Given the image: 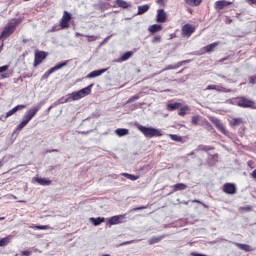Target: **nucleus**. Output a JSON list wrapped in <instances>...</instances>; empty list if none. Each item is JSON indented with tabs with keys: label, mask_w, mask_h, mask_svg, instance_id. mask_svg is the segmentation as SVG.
<instances>
[{
	"label": "nucleus",
	"mask_w": 256,
	"mask_h": 256,
	"mask_svg": "<svg viewBox=\"0 0 256 256\" xmlns=\"http://www.w3.org/2000/svg\"><path fill=\"white\" fill-rule=\"evenodd\" d=\"M71 21V14L64 11L62 19L60 20L61 29H69V23Z\"/></svg>",
	"instance_id": "6"
},
{
	"label": "nucleus",
	"mask_w": 256,
	"mask_h": 256,
	"mask_svg": "<svg viewBox=\"0 0 256 256\" xmlns=\"http://www.w3.org/2000/svg\"><path fill=\"white\" fill-rule=\"evenodd\" d=\"M219 45V42H214L212 44H208L207 46H205L203 48V50L206 52V53H213V51H215V48L218 47Z\"/></svg>",
	"instance_id": "20"
},
{
	"label": "nucleus",
	"mask_w": 256,
	"mask_h": 256,
	"mask_svg": "<svg viewBox=\"0 0 256 256\" xmlns=\"http://www.w3.org/2000/svg\"><path fill=\"white\" fill-rule=\"evenodd\" d=\"M149 9H151V6L149 4L138 6L137 15H145V13H147V11H149Z\"/></svg>",
	"instance_id": "21"
},
{
	"label": "nucleus",
	"mask_w": 256,
	"mask_h": 256,
	"mask_svg": "<svg viewBox=\"0 0 256 256\" xmlns=\"http://www.w3.org/2000/svg\"><path fill=\"white\" fill-rule=\"evenodd\" d=\"M32 229L47 230V229H51V226H49V225H34V226H32Z\"/></svg>",
	"instance_id": "38"
},
{
	"label": "nucleus",
	"mask_w": 256,
	"mask_h": 256,
	"mask_svg": "<svg viewBox=\"0 0 256 256\" xmlns=\"http://www.w3.org/2000/svg\"><path fill=\"white\" fill-rule=\"evenodd\" d=\"M161 239H163L162 236L152 237L149 239L148 243H149V245H155V243H159V241H161Z\"/></svg>",
	"instance_id": "34"
},
{
	"label": "nucleus",
	"mask_w": 256,
	"mask_h": 256,
	"mask_svg": "<svg viewBox=\"0 0 256 256\" xmlns=\"http://www.w3.org/2000/svg\"><path fill=\"white\" fill-rule=\"evenodd\" d=\"M91 89H93V84H90L79 91L72 92L70 93V99H72V101H79V99H83V97L91 95Z\"/></svg>",
	"instance_id": "2"
},
{
	"label": "nucleus",
	"mask_w": 256,
	"mask_h": 256,
	"mask_svg": "<svg viewBox=\"0 0 256 256\" xmlns=\"http://www.w3.org/2000/svg\"><path fill=\"white\" fill-rule=\"evenodd\" d=\"M251 177L252 179H256V169L252 171Z\"/></svg>",
	"instance_id": "59"
},
{
	"label": "nucleus",
	"mask_w": 256,
	"mask_h": 256,
	"mask_svg": "<svg viewBox=\"0 0 256 256\" xmlns=\"http://www.w3.org/2000/svg\"><path fill=\"white\" fill-rule=\"evenodd\" d=\"M152 43H161V36L156 35L152 39Z\"/></svg>",
	"instance_id": "46"
},
{
	"label": "nucleus",
	"mask_w": 256,
	"mask_h": 256,
	"mask_svg": "<svg viewBox=\"0 0 256 256\" xmlns=\"http://www.w3.org/2000/svg\"><path fill=\"white\" fill-rule=\"evenodd\" d=\"M137 129L141 131L144 137L148 139H152V137H162L163 132L160 129L153 128V127H146L143 125H137Z\"/></svg>",
	"instance_id": "1"
},
{
	"label": "nucleus",
	"mask_w": 256,
	"mask_h": 256,
	"mask_svg": "<svg viewBox=\"0 0 256 256\" xmlns=\"http://www.w3.org/2000/svg\"><path fill=\"white\" fill-rule=\"evenodd\" d=\"M98 8L101 9V11H105V10L109 9V4L108 3H100L98 5Z\"/></svg>",
	"instance_id": "41"
},
{
	"label": "nucleus",
	"mask_w": 256,
	"mask_h": 256,
	"mask_svg": "<svg viewBox=\"0 0 256 256\" xmlns=\"http://www.w3.org/2000/svg\"><path fill=\"white\" fill-rule=\"evenodd\" d=\"M181 107V103L175 102V103H170L167 105V110L168 111H175L176 109H179Z\"/></svg>",
	"instance_id": "29"
},
{
	"label": "nucleus",
	"mask_w": 256,
	"mask_h": 256,
	"mask_svg": "<svg viewBox=\"0 0 256 256\" xmlns=\"http://www.w3.org/2000/svg\"><path fill=\"white\" fill-rule=\"evenodd\" d=\"M9 69V65H4L0 67V73H5Z\"/></svg>",
	"instance_id": "50"
},
{
	"label": "nucleus",
	"mask_w": 256,
	"mask_h": 256,
	"mask_svg": "<svg viewBox=\"0 0 256 256\" xmlns=\"http://www.w3.org/2000/svg\"><path fill=\"white\" fill-rule=\"evenodd\" d=\"M223 191L226 195H235L237 193V187L233 183H226L223 186Z\"/></svg>",
	"instance_id": "9"
},
{
	"label": "nucleus",
	"mask_w": 256,
	"mask_h": 256,
	"mask_svg": "<svg viewBox=\"0 0 256 256\" xmlns=\"http://www.w3.org/2000/svg\"><path fill=\"white\" fill-rule=\"evenodd\" d=\"M121 219H125L124 215L113 216L109 219V225H119L121 223Z\"/></svg>",
	"instance_id": "16"
},
{
	"label": "nucleus",
	"mask_w": 256,
	"mask_h": 256,
	"mask_svg": "<svg viewBox=\"0 0 256 256\" xmlns=\"http://www.w3.org/2000/svg\"><path fill=\"white\" fill-rule=\"evenodd\" d=\"M18 24L19 22L17 21L10 22L2 31L0 39H7V37H11V35H13V32L15 31V27H17Z\"/></svg>",
	"instance_id": "4"
},
{
	"label": "nucleus",
	"mask_w": 256,
	"mask_h": 256,
	"mask_svg": "<svg viewBox=\"0 0 256 256\" xmlns=\"http://www.w3.org/2000/svg\"><path fill=\"white\" fill-rule=\"evenodd\" d=\"M53 72H51V68L47 71V72H45V74L43 75V79H47V78H49V75H51Z\"/></svg>",
	"instance_id": "51"
},
{
	"label": "nucleus",
	"mask_w": 256,
	"mask_h": 256,
	"mask_svg": "<svg viewBox=\"0 0 256 256\" xmlns=\"http://www.w3.org/2000/svg\"><path fill=\"white\" fill-rule=\"evenodd\" d=\"M133 55V51H128L124 53L118 60L117 63H123V61H129Z\"/></svg>",
	"instance_id": "19"
},
{
	"label": "nucleus",
	"mask_w": 256,
	"mask_h": 256,
	"mask_svg": "<svg viewBox=\"0 0 256 256\" xmlns=\"http://www.w3.org/2000/svg\"><path fill=\"white\" fill-rule=\"evenodd\" d=\"M186 5H190V7H199V4L202 3L203 0H184Z\"/></svg>",
	"instance_id": "27"
},
{
	"label": "nucleus",
	"mask_w": 256,
	"mask_h": 256,
	"mask_svg": "<svg viewBox=\"0 0 256 256\" xmlns=\"http://www.w3.org/2000/svg\"><path fill=\"white\" fill-rule=\"evenodd\" d=\"M148 31L151 33V35H155V33L163 31V26L161 24H154L148 27Z\"/></svg>",
	"instance_id": "15"
},
{
	"label": "nucleus",
	"mask_w": 256,
	"mask_h": 256,
	"mask_svg": "<svg viewBox=\"0 0 256 256\" xmlns=\"http://www.w3.org/2000/svg\"><path fill=\"white\" fill-rule=\"evenodd\" d=\"M187 111H189V106H184L179 109L178 115H180V117H185V115H187Z\"/></svg>",
	"instance_id": "33"
},
{
	"label": "nucleus",
	"mask_w": 256,
	"mask_h": 256,
	"mask_svg": "<svg viewBox=\"0 0 256 256\" xmlns=\"http://www.w3.org/2000/svg\"><path fill=\"white\" fill-rule=\"evenodd\" d=\"M122 177H126V179H129L130 181H137V179H139V175H133L129 173H122Z\"/></svg>",
	"instance_id": "31"
},
{
	"label": "nucleus",
	"mask_w": 256,
	"mask_h": 256,
	"mask_svg": "<svg viewBox=\"0 0 256 256\" xmlns=\"http://www.w3.org/2000/svg\"><path fill=\"white\" fill-rule=\"evenodd\" d=\"M39 109H40L39 106H34V107L30 108L24 114L23 120L29 124V121H31V119H33V117H35L37 115V113H39Z\"/></svg>",
	"instance_id": "5"
},
{
	"label": "nucleus",
	"mask_w": 256,
	"mask_h": 256,
	"mask_svg": "<svg viewBox=\"0 0 256 256\" xmlns=\"http://www.w3.org/2000/svg\"><path fill=\"white\" fill-rule=\"evenodd\" d=\"M115 134L118 137H125V135H129V129L127 128H118L115 130Z\"/></svg>",
	"instance_id": "24"
},
{
	"label": "nucleus",
	"mask_w": 256,
	"mask_h": 256,
	"mask_svg": "<svg viewBox=\"0 0 256 256\" xmlns=\"http://www.w3.org/2000/svg\"><path fill=\"white\" fill-rule=\"evenodd\" d=\"M229 5H233V2H229L226 0H220V1L215 2L214 7L218 11H221L222 9H225V7H229Z\"/></svg>",
	"instance_id": "13"
},
{
	"label": "nucleus",
	"mask_w": 256,
	"mask_h": 256,
	"mask_svg": "<svg viewBox=\"0 0 256 256\" xmlns=\"http://www.w3.org/2000/svg\"><path fill=\"white\" fill-rule=\"evenodd\" d=\"M139 99V95L133 96L127 100V103H133L134 101H137Z\"/></svg>",
	"instance_id": "48"
},
{
	"label": "nucleus",
	"mask_w": 256,
	"mask_h": 256,
	"mask_svg": "<svg viewBox=\"0 0 256 256\" xmlns=\"http://www.w3.org/2000/svg\"><path fill=\"white\" fill-rule=\"evenodd\" d=\"M156 3H157L158 5L164 6V5H165V0H157Z\"/></svg>",
	"instance_id": "58"
},
{
	"label": "nucleus",
	"mask_w": 256,
	"mask_h": 256,
	"mask_svg": "<svg viewBox=\"0 0 256 256\" xmlns=\"http://www.w3.org/2000/svg\"><path fill=\"white\" fill-rule=\"evenodd\" d=\"M213 149H215L213 146L199 145L196 151H213Z\"/></svg>",
	"instance_id": "30"
},
{
	"label": "nucleus",
	"mask_w": 256,
	"mask_h": 256,
	"mask_svg": "<svg viewBox=\"0 0 256 256\" xmlns=\"http://www.w3.org/2000/svg\"><path fill=\"white\" fill-rule=\"evenodd\" d=\"M234 245L238 247V249H241V251H246V252L253 251V249L249 244H241L239 242H234Z\"/></svg>",
	"instance_id": "18"
},
{
	"label": "nucleus",
	"mask_w": 256,
	"mask_h": 256,
	"mask_svg": "<svg viewBox=\"0 0 256 256\" xmlns=\"http://www.w3.org/2000/svg\"><path fill=\"white\" fill-rule=\"evenodd\" d=\"M214 91L218 93H231V89H227L221 85H215Z\"/></svg>",
	"instance_id": "28"
},
{
	"label": "nucleus",
	"mask_w": 256,
	"mask_h": 256,
	"mask_svg": "<svg viewBox=\"0 0 256 256\" xmlns=\"http://www.w3.org/2000/svg\"><path fill=\"white\" fill-rule=\"evenodd\" d=\"M22 255H23V256H31V251H29V250H24V251H22Z\"/></svg>",
	"instance_id": "55"
},
{
	"label": "nucleus",
	"mask_w": 256,
	"mask_h": 256,
	"mask_svg": "<svg viewBox=\"0 0 256 256\" xmlns=\"http://www.w3.org/2000/svg\"><path fill=\"white\" fill-rule=\"evenodd\" d=\"M22 109H25V105L23 104L15 106L14 108H12V111L14 113H17V111H21Z\"/></svg>",
	"instance_id": "42"
},
{
	"label": "nucleus",
	"mask_w": 256,
	"mask_h": 256,
	"mask_svg": "<svg viewBox=\"0 0 256 256\" xmlns=\"http://www.w3.org/2000/svg\"><path fill=\"white\" fill-rule=\"evenodd\" d=\"M248 3H250V5H255L256 4V0H247Z\"/></svg>",
	"instance_id": "61"
},
{
	"label": "nucleus",
	"mask_w": 256,
	"mask_h": 256,
	"mask_svg": "<svg viewBox=\"0 0 256 256\" xmlns=\"http://www.w3.org/2000/svg\"><path fill=\"white\" fill-rule=\"evenodd\" d=\"M161 71L160 72H157V73H154V74H152V77H156V75H161Z\"/></svg>",
	"instance_id": "63"
},
{
	"label": "nucleus",
	"mask_w": 256,
	"mask_h": 256,
	"mask_svg": "<svg viewBox=\"0 0 256 256\" xmlns=\"http://www.w3.org/2000/svg\"><path fill=\"white\" fill-rule=\"evenodd\" d=\"M44 59H47L46 52H44V51L36 52L35 59H34V67H37V65H41V63H43Z\"/></svg>",
	"instance_id": "7"
},
{
	"label": "nucleus",
	"mask_w": 256,
	"mask_h": 256,
	"mask_svg": "<svg viewBox=\"0 0 256 256\" xmlns=\"http://www.w3.org/2000/svg\"><path fill=\"white\" fill-rule=\"evenodd\" d=\"M75 35H76V37H86L87 36V35L81 34L79 32H76Z\"/></svg>",
	"instance_id": "60"
},
{
	"label": "nucleus",
	"mask_w": 256,
	"mask_h": 256,
	"mask_svg": "<svg viewBox=\"0 0 256 256\" xmlns=\"http://www.w3.org/2000/svg\"><path fill=\"white\" fill-rule=\"evenodd\" d=\"M231 59H233V56L228 55L227 57L220 59L218 63H225V61H231Z\"/></svg>",
	"instance_id": "44"
},
{
	"label": "nucleus",
	"mask_w": 256,
	"mask_h": 256,
	"mask_svg": "<svg viewBox=\"0 0 256 256\" xmlns=\"http://www.w3.org/2000/svg\"><path fill=\"white\" fill-rule=\"evenodd\" d=\"M1 79H7V74H2Z\"/></svg>",
	"instance_id": "64"
},
{
	"label": "nucleus",
	"mask_w": 256,
	"mask_h": 256,
	"mask_svg": "<svg viewBox=\"0 0 256 256\" xmlns=\"http://www.w3.org/2000/svg\"><path fill=\"white\" fill-rule=\"evenodd\" d=\"M28 123L23 120L15 129V133L21 131L24 127H27Z\"/></svg>",
	"instance_id": "36"
},
{
	"label": "nucleus",
	"mask_w": 256,
	"mask_h": 256,
	"mask_svg": "<svg viewBox=\"0 0 256 256\" xmlns=\"http://www.w3.org/2000/svg\"><path fill=\"white\" fill-rule=\"evenodd\" d=\"M170 139H172V141H176L178 143H181V141H183V138L177 134H170Z\"/></svg>",
	"instance_id": "37"
},
{
	"label": "nucleus",
	"mask_w": 256,
	"mask_h": 256,
	"mask_svg": "<svg viewBox=\"0 0 256 256\" xmlns=\"http://www.w3.org/2000/svg\"><path fill=\"white\" fill-rule=\"evenodd\" d=\"M46 153H59L58 149L46 150Z\"/></svg>",
	"instance_id": "57"
},
{
	"label": "nucleus",
	"mask_w": 256,
	"mask_h": 256,
	"mask_svg": "<svg viewBox=\"0 0 256 256\" xmlns=\"http://www.w3.org/2000/svg\"><path fill=\"white\" fill-rule=\"evenodd\" d=\"M187 189V185L184 183H177L174 185V191H185Z\"/></svg>",
	"instance_id": "32"
},
{
	"label": "nucleus",
	"mask_w": 256,
	"mask_h": 256,
	"mask_svg": "<svg viewBox=\"0 0 256 256\" xmlns=\"http://www.w3.org/2000/svg\"><path fill=\"white\" fill-rule=\"evenodd\" d=\"M143 209H147V206H139V207L133 208L132 210H130V212L133 213L134 211H143Z\"/></svg>",
	"instance_id": "45"
},
{
	"label": "nucleus",
	"mask_w": 256,
	"mask_h": 256,
	"mask_svg": "<svg viewBox=\"0 0 256 256\" xmlns=\"http://www.w3.org/2000/svg\"><path fill=\"white\" fill-rule=\"evenodd\" d=\"M231 127H241L243 125V118H233L230 121Z\"/></svg>",
	"instance_id": "25"
},
{
	"label": "nucleus",
	"mask_w": 256,
	"mask_h": 256,
	"mask_svg": "<svg viewBox=\"0 0 256 256\" xmlns=\"http://www.w3.org/2000/svg\"><path fill=\"white\" fill-rule=\"evenodd\" d=\"M211 122L215 125V127H217L219 131H221V133H223V135H229V131L225 129V126H223L221 120H219L218 118H211Z\"/></svg>",
	"instance_id": "8"
},
{
	"label": "nucleus",
	"mask_w": 256,
	"mask_h": 256,
	"mask_svg": "<svg viewBox=\"0 0 256 256\" xmlns=\"http://www.w3.org/2000/svg\"><path fill=\"white\" fill-rule=\"evenodd\" d=\"M249 82H250L252 85H255V83H256V75L251 76L250 79H249Z\"/></svg>",
	"instance_id": "52"
},
{
	"label": "nucleus",
	"mask_w": 256,
	"mask_h": 256,
	"mask_svg": "<svg viewBox=\"0 0 256 256\" xmlns=\"http://www.w3.org/2000/svg\"><path fill=\"white\" fill-rule=\"evenodd\" d=\"M192 203H199L200 205H202V207H204L205 209H209V206H207V204L195 199L192 201Z\"/></svg>",
	"instance_id": "47"
},
{
	"label": "nucleus",
	"mask_w": 256,
	"mask_h": 256,
	"mask_svg": "<svg viewBox=\"0 0 256 256\" xmlns=\"http://www.w3.org/2000/svg\"><path fill=\"white\" fill-rule=\"evenodd\" d=\"M51 31L55 32V31H59V29H57V27L54 26V27H52Z\"/></svg>",
	"instance_id": "62"
},
{
	"label": "nucleus",
	"mask_w": 256,
	"mask_h": 256,
	"mask_svg": "<svg viewBox=\"0 0 256 256\" xmlns=\"http://www.w3.org/2000/svg\"><path fill=\"white\" fill-rule=\"evenodd\" d=\"M199 121H201V116L197 115L192 117L191 123L192 125H199Z\"/></svg>",
	"instance_id": "39"
},
{
	"label": "nucleus",
	"mask_w": 256,
	"mask_h": 256,
	"mask_svg": "<svg viewBox=\"0 0 256 256\" xmlns=\"http://www.w3.org/2000/svg\"><path fill=\"white\" fill-rule=\"evenodd\" d=\"M88 42L91 43L93 41H97V39H99V36H90V35H86Z\"/></svg>",
	"instance_id": "43"
},
{
	"label": "nucleus",
	"mask_w": 256,
	"mask_h": 256,
	"mask_svg": "<svg viewBox=\"0 0 256 256\" xmlns=\"http://www.w3.org/2000/svg\"><path fill=\"white\" fill-rule=\"evenodd\" d=\"M90 223H92L95 227H98V225H101V223H105L104 217H98V218H90Z\"/></svg>",
	"instance_id": "22"
},
{
	"label": "nucleus",
	"mask_w": 256,
	"mask_h": 256,
	"mask_svg": "<svg viewBox=\"0 0 256 256\" xmlns=\"http://www.w3.org/2000/svg\"><path fill=\"white\" fill-rule=\"evenodd\" d=\"M107 71H109V68L94 70L90 72L86 77L87 79H94V77H100V75H103V73H107Z\"/></svg>",
	"instance_id": "14"
},
{
	"label": "nucleus",
	"mask_w": 256,
	"mask_h": 256,
	"mask_svg": "<svg viewBox=\"0 0 256 256\" xmlns=\"http://www.w3.org/2000/svg\"><path fill=\"white\" fill-rule=\"evenodd\" d=\"M11 115H15V112L13 111V109L9 110V111L6 113V119H7V117H11Z\"/></svg>",
	"instance_id": "54"
},
{
	"label": "nucleus",
	"mask_w": 256,
	"mask_h": 256,
	"mask_svg": "<svg viewBox=\"0 0 256 256\" xmlns=\"http://www.w3.org/2000/svg\"><path fill=\"white\" fill-rule=\"evenodd\" d=\"M68 61L60 62L56 64L54 67L50 68L51 72L55 73V71H59V69H63V67H66Z\"/></svg>",
	"instance_id": "26"
},
{
	"label": "nucleus",
	"mask_w": 256,
	"mask_h": 256,
	"mask_svg": "<svg viewBox=\"0 0 256 256\" xmlns=\"http://www.w3.org/2000/svg\"><path fill=\"white\" fill-rule=\"evenodd\" d=\"M115 3L117 7H120L121 9H129V7H131V4L124 0H116Z\"/></svg>",
	"instance_id": "23"
},
{
	"label": "nucleus",
	"mask_w": 256,
	"mask_h": 256,
	"mask_svg": "<svg viewBox=\"0 0 256 256\" xmlns=\"http://www.w3.org/2000/svg\"><path fill=\"white\" fill-rule=\"evenodd\" d=\"M191 256H207L205 254L197 253V252H191Z\"/></svg>",
	"instance_id": "56"
},
{
	"label": "nucleus",
	"mask_w": 256,
	"mask_h": 256,
	"mask_svg": "<svg viewBox=\"0 0 256 256\" xmlns=\"http://www.w3.org/2000/svg\"><path fill=\"white\" fill-rule=\"evenodd\" d=\"M11 241H13V235H8L4 238L0 239V247H7V245L9 243H11Z\"/></svg>",
	"instance_id": "17"
},
{
	"label": "nucleus",
	"mask_w": 256,
	"mask_h": 256,
	"mask_svg": "<svg viewBox=\"0 0 256 256\" xmlns=\"http://www.w3.org/2000/svg\"><path fill=\"white\" fill-rule=\"evenodd\" d=\"M36 181L37 183H39V185H51L50 180H47L45 178H37Z\"/></svg>",
	"instance_id": "35"
},
{
	"label": "nucleus",
	"mask_w": 256,
	"mask_h": 256,
	"mask_svg": "<svg viewBox=\"0 0 256 256\" xmlns=\"http://www.w3.org/2000/svg\"><path fill=\"white\" fill-rule=\"evenodd\" d=\"M205 91H215V85H208Z\"/></svg>",
	"instance_id": "53"
},
{
	"label": "nucleus",
	"mask_w": 256,
	"mask_h": 256,
	"mask_svg": "<svg viewBox=\"0 0 256 256\" xmlns=\"http://www.w3.org/2000/svg\"><path fill=\"white\" fill-rule=\"evenodd\" d=\"M187 63H191V60H183L178 62L176 65H168L161 70V73L165 71H171V69H179V67H183V65H187Z\"/></svg>",
	"instance_id": "11"
},
{
	"label": "nucleus",
	"mask_w": 256,
	"mask_h": 256,
	"mask_svg": "<svg viewBox=\"0 0 256 256\" xmlns=\"http://www.w3.org/2000/svg\"><path fill=\"white\" fill-rule=\"evenodd\" d=\"M194 31H195V27L191 24H185L182 27V35L184 37H191V35H193Z\"/></svg>",
	"instance_id": "12"
},
{
	"label": "nucleus",
	"mask_w": 256,
	"mask_h": 256,
	"mask_svg": "<svg viewBox=\"0 0 256 256\" xmlns=\"http://www.w3.org/2000/svg\"><path fill=\"white\" fill-rule=\"evenodd\" d=\"M230 103H232L233 105H237L238 107H243L244 109H247V108L252 109V107H254L255 105V102L245 97H239L234 100H230Z\"/></svg>",
	"instance_id": "3"
},
{
	"label": "nucleus",
	"mask_w": 256,
	"mask_h": 256,
	"mask_svg": "<svg viewBox=\"0 0 256 256\" xmlns=\"http://www.w3.org/2000/svg\"><path fill=\"white\" fill-rule=\"evenodd\" d=\"M71 101H73L72 99H71V95L70 94H68V97H62V98H60V100H59V102L60 103H69V102H71Z\"/></svg>",
	"instance_id": "40"
},
{
	"label": "nucleus",
	"mask_w": 256,
	"mask_h": 256,
	"mask_svg": "<svg viewBox=\"0 0 256 256\" xmlns=\"http://www.w3.org/2000/svg\"><path fill=\"white\" fill-rule=\"evenodd\" d=\"M167 22V12L164 9H158L156 15V23H166Z\"/></svg>",
	"instance_id": "10"
},
{
	"label": "nucleus",
	"mask_w": 256,
	"mask_h": 256,
	"mask_svg": "<svg viewBox=\"0 0 256 256\" xmlns=\"http://www.w3.org/2000/svg\"><path fill=\"white\" fill-rule=\"evenodd\" d=\"M251 206H245V207H240L239 208V211H245V212H249L251 211Z\"/></svg>",
	"instance_id": "49"
}]
</instances>
